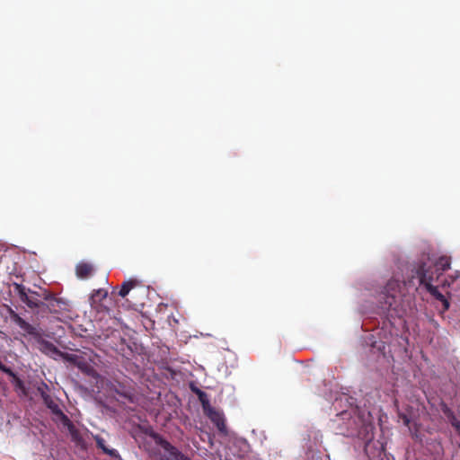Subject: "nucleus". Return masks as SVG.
<instances>
[{"instance_id": "aec40b11", "label": "nucleus", "mask_w": 460, "mask_h": 460, "mask_svg": "<svg viewBox=\"0 0 460 460\" xmlns=\"http://www.w3.org/2000/svg\"><path fill=\"white\" fill-rule=\"evenodd\" d=\"M43 298L47 301L55 300L54 295L47 290H44Z\"/></svg>"}, {"instance_id": "f8f14e48", "label": "nucleus", "mask_w": 460, "mask_h": 460, "mask_svg": "<svg viewBox=\"0 0 460 460\" xmlns=\"http://www.w3.org/2000/svg\"><path fill=\"white\" fill-rule=\"evenodd\" d=\"M114 392L119 396L125 399L127 402H134V401H135V394H134L132 389H130V388L119 385V387L114 388Z\"/></svg>"}, {"instance_id": "f257e3e1", "label": "nucleus", "mask_w": 460, "mask_h": 460, "mask_svg": "<svg viewBox=\"0 0 460 460\" xmlns=\"http://www.w3.org/2000/svg\"><path fill=\"white\" fill-rule=\"evenodd\" d=\"M404 285V283L394 278L387 282L378 299L380 307L384 312L389 313L392 316L403 317L406 309L401 305L398 295L401 294V289Z\"/></svg>"}, {"instance_id": "dca6fc26", "label": "nucleus", "mask_w": 460, "mask_h": 460, "mask_svg": "<svg viewBox=\"0 0 460 460\" xmlns=\"http://www.w3.org/2000/svg\"><path fill=\"white\" fill-rule=\"evenodd\" d=\"M26 305H28V307L33 309V308L40 307L43 305V303H41L40 301H39L37 299L29 297L28 301L26 302Z\"/></svg>"}, {"instance_id": "1a4fd4ad", "label": "nucleus", "mask_w": 460, "mask_h": 460, "mask_svg": "<svg viewBox=\"0 0 460 460\" xmlns=\"http://www.w3.org/2000/svg\"><path fill=\"white\" fill-rule=\"evenodd\" d=\"M451 266V258L446 255L440 256L434 263L435 273H437V279L439 278L446 270H449Z\"/></svg>"}, {"instance_id": "2eb2a0df", "label": "nucleus", "mask_w": 460, "mask_h": 460, "mask_svg": "<svg viewBox=\"0 0 460 460\" xmlns=\"http://www.w3.org/2000/svg\"><path fill=\"white\" fill-rule=\"evenodd\" d=\"M440 408L442 412L448 418L455 420V413L454 411L447 406V404L444 402H440Z\"/></svg>"}, {"instance_id": "5701e85b", "label": "nucleus", "mask_w": 460, "mask_h": 460, "mask_svg": "<svg viewBox=\"0 0 460 460\" xmlns=\"http://www.w3.org/2000/svg\"><path fill=\"white\" fill-rule=\"evenodd\" d=\"M19 297L23 303L26 304L30 296L27 295V292H25L24 294H22Z\"/></svg>"}, {"instance_id": "ddd939ff", "label": "nucleus", "mask_w": 460, "mask_h": 460, "mask_svg": "<svg viewBox=\"0 0 460 460\" xmlns=\"http://www.w3.org/2000/svg\"><path fill=\"white\" fill-rule=\"evenodd\" d=\"M12 377V384L15 386V388L24 391V383L23 381L12 370L11 374H7Z\"/></svg>"}, {"instance_id": "423d86ee", "label": "nucleus", "mask_w": 460, "mask_h": 460, "mask_svg": "<svg viewBox=\"0 0 460 460\" xmlns=\"http://www.w3.org/2000/svg\"><path fill=\"white\" fill-rule=\"evenodd\" d=\"M108 292L103 288L93 290L90 297L91 306L99 313L108 312L109 308L104 304V301L106 300Z\"/></svg>"}, {"instance_id": "a211bd4d", "label": "nucleus", "mask_w": 460, "mask_h": 460, "mask_svg": "<svg viewBox=\"0 0 460 460\" xmlns=\"http://www.w3.org/2000/svg\"><path fill=\"white\" fill-rule=\"evenodd\" d=\"M95 441H96L97 447L104 452V449L107 448V447L105 445V440L102 438L96 437Z\"/></svg>"}, {"instance_id": "4be33fe9", "label": "nucleus", "mask_w": 460, "mask_h": 460, "mask_svg": "<svg viewBox=\"0 0 460 460\" xmlns=\"http://www.w3.org/2000/svg\"><path fill=\"white\" fill-rule=\"evenodd\" d=\"M448 420H450L452 426L457 430L460 426V422L456 419V417L455 416V420H452V419H448Z\"/></svg>"}, {"instance_id": "393cba45", "label": "nucleus", "mask_w": 460, "mask_h": 460, "mask_svg": "<svg viewBox=\"0 0 460 460\" xmlns=\"http://www.w3.org/2000/svg\"><path fill=\"white\" fill-rule=\"evenodd\" d=\"M29 291H30L31 294H34V295L39 296V294H38L36 291H31V290H29Z\"/></svg>"}, {"instance_id": "6e6552de", "label": "nucleus", "mask_w": 460, "mask_h": 460, "mask_svg": "<svg viewBox=\"0 0 460 460\" xmlns=\"http://www.w3.org/2000/svg\"><path fill=\"white\" fill-rule=\"evenodd\" d=\"M94 272V267L89 262H79L75 267V274L77 278L81 279H86L90 278Z\"/></svg>"}, {"instance_id": "9d476101", "label": "nucleus", "mask_w": 460, "mask_h": 460, "mask_svg": "<svg viewBox=\"0 0 460 460\" xmlns=\"http://www.w3.org/2000/svg\"><path fill=\"white\" fill-rule=\"evenodd\" d=\"M139 286V281L137 279H128L124 281L121 284L120 289L119 291V296L121 297H126L131 290Z\"/></svg>"}, {"instance_id": "7ed1b4c3", "label": "nucleus", "mask_w": 460, "mask_h": 460, "mask_svg": "<svg viewBox=\"0 0 460 460\" xmlns=\"http://www.w3.org/2000/svg\"><path fill=\"white\" fill-rule=\"evenodd\" d=\"M10 317L12 321L26 333L37 337L38 348L42 353L54 358H56V357H62L64 358L65 353H62L60 350H58V349L52 342L42 339L34 326L27 323L12 309L10 310Z\"/></svg>"}, {"instance_id": "f03ea898", "label": "nucleus", "mask_w": 460, "mask_h": 460, "mask_svg": "<svg viewBox=\"0 0 460 460\" xmlns=\"http://www.w3.org/2000/svg\"><path fill=\"white\" fill-rule=\"evenodd\" d=\"M412 271L415 275L413 277L418 278L420 286H424L426 290L437 300L443 304L444 310L449 309L450 303L446 296L440 293L437 287L432 285L434 281V272L431 266H429L425 259H420L414 266Z\"/></svg>"}, {"instance_id": "a878e982", "label": "nucleus", "mask_w": 460, "mask_h": 460, "mask_svg": "<svg viewBox=\"0 0 460 460\" xmlns=\"http://www.w3.org/2000/svg\"><path fill=\"white\" fill-rule=\"evenodd\" d=\"M456 431H457L458 435L460 436V426Z\"/></svg>"}, {"instance_id": "4468645a", "label": "nucleus", "mask_w": 460, "mask_h": 460, "mask_svg": "<svg viewBox=\"0 0 460 460\" xmlns=\"http://www.w3.org/2000/svg\"><path fill=\"white\" fill-rule=\"evenodd\" d=\"M460 277V271L456 270L454 274L448 275L442 282V287H450Z\"/></svg>"}, {"instance_id": "f3484780", "label": "nucleus", "mask_w": 460, "mask_h": 460, "mask_svg": "<svg viewBox=\"0 0 460 460\" xmlns=\"http://www.w3.org/2000/svg\"><path fill=\"white\" fill-rule=\"evenodd\" d=\"M106 455L110 456L112 458H119V454L116 449L113 448H106L104 449V452Z\"/></svg>"}, {"instance_id": "9b49d317", "label": "nucleus", "mask_w": 460, "mask_h": 460, "mask_svg": "<svg viewBox=\"0 0 460 460\" xmlns=\"http://www.w3.org/2000/svg\"><path fill=\"white\" fill-rule=\"evenodd\" d=\"M64 359L77 366L80 369L84 371H86V369L88 368V364L84 360V358L75 354L65 353Z\"/></svg>"}, {"instance_id": "6ab92c4d", "label": "nucleus", "mask_w": 460, "mask_h": 460, "mask_svg": "<svg viewBox=\"0 0 460 460\" xmlns=\"http://www.w3.org/2000/svg\"><path fill=\"white\" fill-rule=\"evenodd\" d=\"M14 289L15 291L18 293L19 296L22 295V294H24L26 292V288L22 284H17L15 283L14 284Z\"/></svg>"}, {"instance_id": "39448f33", "label": "nucleus", "mask_w": 460, "mask_h": 460, "mask_svg": "<svg viewBox=\"0 0 460 460\" xmlns=\"http://www.w3.org/2000/svg\"><path fill=\"white\" fill-rule=\"evenodd\" d=\"M153 438L155 440V443L163 447L167 453L168 456L166 460H190V458L181 451H179L174 446H172L170 442L164 439L160 435L154 433Z\"/></svg>"}, {"instance_id": "20e7f679", "label": "nucleus", "mask_w": 460, "mask_h": 460, "mask_svg": "<svg viewBox=\"0 0 460 460\" xmlns=\"http://www.w3.org/2000/svg\"><path fill=\"white\" fill-rule=\"evenodd\" d=\"M202 395H205L203 393L200 394L199 398L204 409V411L206 415L209 418V420L216 425L218 431L220 433L226 434V425L224 414L216 410L215 408L211 407L208 403V401H205L202 398Z\"/></svg>"}, {"instance_id": "b1692460", "label": "nucleus", "mask_w": 460, "mask_h": 460, "mask_svg": "<svg viewBox=\"0 0 460 460\" xmlns=\"http://www.w3.org/2000/svg\"><path fill=\"white\" fill-rule=\"evenodd\" d=\"M402 420H403V423L408 426L410 424V419L407 417V416H403L402 417Z\"/></svg>"}, {"instance_id": "412c9836", "label": "nucleus", "mask_w": 460, "mask_h": 460, "mask_svg": "<svg viewBox=\"0 0 460 460\" xmlns=\"http://www.w3.org/2000/svg\"><path fill=\"white\" fill-rule=\"evenodd\" d=\"M448 420H450L452 426L457 430L460 426V422L456 419V417L455 416V420H452V419H448Z\"/></svg>"}, {"instance_id": "0eeeda50", "label": "nucleus", "mask_w": 460, "mask_h": 460, "mask_svg": "<svg viewBox=\"0 0 460 460\" xmlns=\"http://www.w3.org/2000/svg\"><path fill=\"white\" fill-rule=\"evenodd\" d=\"M41 397L46 406L51 411V412L58 417L64 424H69V418L62 411L58 404L46 393H41Z\"/></svg>"}]
</instances>
